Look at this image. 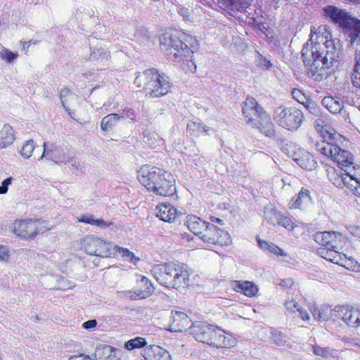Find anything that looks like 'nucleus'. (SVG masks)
Wrapping results in <instances>:
<instances>
[{
  "instance_id": "37998d69",
  "label": "nucleus",
  "mask_w": 360,
  "mask_h": 360,
  "mask_svg": "<svg viewBox=\"0 0 360 360\" xmlns=\"http://www.w3.org/2000/svg\"><path fill=\"white\" fill-rule=\"evenodd\" d=\"M303 105L314 116L318 117L321 114V108L319 105L311 99L307 100L305 103H303Z\"/></svg>"
},
{
  "instance_id": "f8f14e48",
  "label": "nucleus",
  "mask_w": 360,
  "mask_h": 360,
  "mask_svg": "<svg viewBox=\"0 0 360 360\" xmlns=\"http://www.w3.org/2000/svg\"><path fill=\"white\" fill-rule=\"evenodd\" d=\"M212 330H215V326L205 322L197 321L192 323L190 327V333L197 341L207 344L210 340Z\"/></svg>"
},
{
  "instance_id": "864d4df0",
  "label": "nucleus",
  "mask_w": 360,
  "mask_h": 360,
  "mask_svg": "<svg viewBox=\"0 0 360 360\" xmlns=\"http://www.w3.org/2000/svg\"><path fill=\"white\" fill-rule=\"evenodd\" d=\"M120 116H123V118H129L133 122H135L136 120V112L133 108L123 109L122 115H121Z\"/></svg>"
},
{
  "instance_id": "0e129e2a",
  "label": "nucleus",
  "mask_w": 360,
  "mask_h": 360,
  "mask_svg": "<svg viewBox=\"0 0 360 360\" xmlns=\"http://www.w3.org/2000/svg\"><path fill=\"white\" fill-rule=\"evenodd\" d=\"M68 360H91V359L89 358V356L82 354L79 355L72 356Z\"/></svg>"
},
{
  "instance_id": "2eb2a0df",
  "label": "nucleus",
  "mask_w": 360,
  "mask_h": 360,
  "mask_svg": "<svg viewBox=\"0 0 360 360\" xmlns=\"http://www.w3.org/2000/svg\"><path fill=\"white\" fill-rule=\"evenodd\" d=\"M171 318L173 321L169 330L174 332H182L186 330H190V327L192 325L191 320L185 313L172 311Z\"/></svg>"
},
{
  "instance_id": "473e14b6",
  "label": "nucleus",
  "mask_w": 360,
  "mask_h": 360,
  "mask_svg": "<svg viewBox=\"0 0 360 360\" xmlns=\"http://www.w3.org/2000/svg\"><path fill=\"white\" fill-rule=\"evenodd\" d=\"M295 160L303 169L312 170L316 167V162L310 153H307L302 157L297 158Z\"/></svg>"
},
{
  "instance_id": "9d476101",
  "label": "nucleus",
  "mask_w": 360,
  "mask_h": 360,
  "mask_svg": "<svg viewBox=\"0 0 360 360\" xmlns=\"http://www.w3.org/2000/svg\"><path fill=\"white\" fill-rule=\"evenodd\" d=\"M140 183L148 191H158L156 167L146 165L139 169L137 175Z\"/></svg>"
},
{
  "instance_id": "a19ab883",
  "label": "nucleus",
  "mask_w": 360,
  "mask_h": 360,
  "mask_svg": "<svg viewBox=\"0 0 360 360\" xmlns=\"http://www.w3.org/2000/svg\"><path fill=\"white\" fill-rule=\"evenodd\" d=\"M171 89V84L167 77L161 76L159 74V96L167 94Z\"/></svg>"
},
{
  "instance_id": "e2e57ef3",
  "label": "nucleus",
  "mask_w": 360,
  "mask_h": 360,
  "mask_svg": "<svg viewBox=\"0 0 360 360\" xmlns=\"http://www.w3.org/2000/svg\"><path fill=\"white\" fill-rule=\"evenodd\" d=\"M297 311L299 313V315L303 320H309V315L307 312L306 310H304L299 307V308H297Z\"/></svg>"
},
{
  "instance_id": "79ce46f5",
  "label": "nucleus",
  "mask_w": 360,
  "mask_h": 360,
  "mask_svg": "<svg viewBox=\"0 0 360 360\" xmlns=\"http://www.w3.org/2000/svg\"><path fill=\"white\" fill-rule=\"evenodd\" d=\"M34 148L35 146L33 140L27 141L24 143L20 150V155L25 158H29L32 156Z\"/></svg>"
},
{
  "instance_id": "338daca9",
  "label": "nucleus",
  "mask_w": 360,
  "mask_h": 360,
  "mask_svg": "<svg viewBox=\"0 0 360 360\" xmlns=\"http://www.w3.org/2000/svg\"><path fill=\"white\" fill-rule=\"evenodd\" d=\"M348 230L352 235L360 238V227L350 226Z\"/></svg>"
},
{
  "instance_id": "052dcab7",
  "label": "nucleus",
  "mask_w": 360,
  "mask_h": 360,
  "mask_svg": "<svg viewBox=\"0 0 360 360\" xmlns=\"http://www.w3.org/2000/svg\"><path fill=\"white\" fill-rule=\"evenodd\" d=\"M347 174L349 176V180L352 181L354 180L355 183H360V168H358V171H356L354 174H351L349 172H347Z\"/></svg>"
},
{
  "instance_id": "2f4dec72",
  "label": "nucleus",
  "mask_w": 360,
  "mask_h": 360,
  "mask_svg": "<svg viewBox=\"0 0 360 360\" xmlns=\"http://www.w3.org/2000/svg\"><path fill=\"white\" fill-rule=\"evenodd\" d=\"M257 243L259 247L264 250V251L269 252L276 255L285 256L286 254L283 252L282 249L278 248L273 243H268L265 240H262L261 239H257Z\"/></svg>"
},
{
  "instance_id": "bb28decb",
  "label": "nucleus",
  "mask_w": 360,
  "mask_h": 360,
  "mask_svg": "<svg viewBox=\"0 0 360 360\" xmlns=\"http://www.w3.org/2000/svg\"><path fill=\"white\" fill-rule=\"evenodd\" d=\"M15 140V134L13 127L9 124H4L0 131V148H5L11 145Z\"/></svg>"
},
{
  "instance_id": "6e6d98bb",
  "label": "nucleus",
  "mask_w": 360,
  "mask_h": 360,
  "mask_svg": "<svg viewBox=\"0 0 360 360\" xmlns=\"http://www.w3.org/2000/svg\"><path fill=\"white\" fill-rule=\"evenodd\" d=\"M285 306L286 309L290 311V312L297 311V308H299L300 307L298 302L292 299L291 300H286Z\"/></svg>"
},
{
  "instance_id": "6ab92c4d",
  "label": "nucleus",
  "mask_w": 360,
  "mask_h": 360,
  "mask_svg": "<svg viewBox=\"0 0 360 360\" xmlns=\"http://www.w3.org/2000/svg\"><path fill=\"white\" fill-rule=\"evenodd\" d=\"M252 128L257 129L262 134L269 138L276 137L275 127L273 122L270 120L267 113L264 116L261 117L257 121V125L252 127Z\"/></svg>"
},
{
  "instance_id": "39448f33",
  "label": "nucleus",
  "mask_w": 360,
  "mask_h": 360,
  "mask_svg": "<svg viewBox=\"0 0 360 360\" xmlns=\"http://www.w3.org/2000/svg\"><path fill=\"white\" fill-rule=\"evenodd\" d=\"M274 122L289 131L297 130L304 118L302 111L295 107L278 106L274 112Z\"/></svg>"
},
{
  "instance_id": "c03bdc74",
  "label": "nucleus",
  "mask_w": 360,
  "mask_h": 360,
  "mask_svg": "<svg viewBox=\"0 0 360 360\" xmlns=\"http://www.w3.org/2000/svg\"><path fill=\"white\" fill-rule=\"evenodd\" d=\"M103 353L108 354L103 360H120L117 356V350L115 347L110 345H105L102 348Z\"/></svg>"
},
{
  "instance_id": "13d9d810",
  "label": "nucleus",
  "mask_w": 360,
  "mask_h": 360,
  "mask_svg": "<svg viewBox=\"0 0 360 360\" xmlns=\"http://www.w3.org/2000/svg\"><path fill=\"white\" fill-rule=\"evenodd\" d=\"M159 299L163 301V306L165 307H169L172 303L170 296L165 292H159Z\"/></svg>"
},
{
  "instance_id": "58836bf2",
  "label": "nucleus",
  "mask_w": 360,
  "mask_h": 360,
  "mask_svg": "<svg viewBox=\"0 0 360 360\" xmlns=\"http://www.w3.org/2000/svg\"><path fill=\"white\" fill-rule=\"evenodd\" d=\"M356 63L354 66L353 72L352 73L351 79L352 84L360 89V56L356 58L355 56Z\"/></svg>"
},
{
  "instance_id": "774afa93",
  "label": "nucleus",
  "mask_w": 360,
  "mask_h": 360,
  "mask_svg": "<svg viewBox=\"0 0 360 360\" xmlns=\"http://www.w3.org/2000/svg\"><path fill=\"white\" fill-rule=\"evenodd\" d=\"M178 13L184 18H188L189 15V11L188 8L184 7H180L178 8Z\"/></svg>"
},
{
  "instance_id": "5701e85b",
  "label": "nucleus",
  "mask_w": 360,
  "mask_h": 360,
  "mask_svg": "<svg viewBox=\"0 0 360 360\" xmlns=\"http://www.w3.org/2000/svg\"><path fill=\"white\" fill-rule=\"evenodd\" d=\"M233 287L236 291L250 297L255 296L258 291L257 285L250 281H235Z\"/></svg>"
},
{
  "instance_id": "cd10ccee",
  "label": "nucleus",
  "mask_w": 360,
  "mask_h": 360,
  "mask_svg": "<svg viewBox=\"0 0 360 360\" xmlns=\"http://www.w3.org/2000/svg\"><path fill=\"white\" fill-rule=\"evenodd\" d=\"M112 255H115V253L118 252L120 256L124 259H127L129 262L133 264H137V263L140 261V258L135 256L134 252H131L129 249L125 248H122L118 245H115L112 248Z\"/></svg>"
},
{
  "instance_id": "4be33fe9",
  "label": "nucleus",
  "mask_w": 360,
  "mask_h": 360,
  "mask_svg": "<svg viewBox=\"0 0 360 360\" xmlns=\"http://www.w3.org/2000/svg\"><path fill=\"white\" fill-rule=\"evenodd\" d=\"M77 222L84 223L101 229H106L112 225V222L105 221L102 218H94V216L91 214L81 215L77 218Z\"/></svg>"
},
{
  "instance_id": "c9c22d12",
  "label": "nucleus",
  "mask_w": 360,
  "mask_h": 360,
  "mask_svg": "<svg viewBox=\"0 0 360 360\" xmlns=\"http://www.w3.org/2000/svg\"><path fill=\"white\" fill-rule=\"evenodd\" d=\"M281 213L271 207H266L264 211V219L269 223L276 225L279 220Z\"/></svg>"
},
{
  "instance_id": "4d7b16f0",
  "label": "nucleus",
  "mask_w": 360,
  "mask_h": 360,
  "mask_svg": "<svg viewBox=\"0 0 360 360\" xmlns=\"http://www.w3.org/2000/svg\"><path fill=\"white\" fill-rule=\"evenodd\" d=\"M12 180V177H8L2 181L1 186H0V194H5L7 193L8 186L11 184Z\"/></svg>"
},
{
  "instance_id": "393cba45",
  "label": "nucleus",
  "mask_w": 360,
  "mask_h": 360,
  "mask_svg": "<svg viewBox=\"0 0 360 360\" xmlns=\"http://www.w3.org/2000/svg\"><path fill=\"white\" fill-rule=\"evenodd\" d=\"M321 104L331 113H341L344 110V103L338 98L326 96L321 101Z\"/></svg>"
},
{
  "instance_id": "de8ad7c7",
  "label": "nucleus",
  "mask_w": 360,
  "mask_h": 360,
  "mask_svg": "<svg viewBox=\"0 0 360 360\" xmlns=\"http://www.w3.org/2000/svg\"><path fill=\"white\" fill-rule=\"evenodd\" d=\"M341 181L344 186H347L352 191L354 195L360 196V183H356V186H354L347 180L346 177H342Z\"/></svg>"
},
{
  "instance_id": "423d86ee",
  "label": "nucleus",
  "mask_w": 360,
  "mask_h": 360,
  "mask_svg": "<svg viewBox=\"0 0 360 360\" xmlns=\"http://www.w3.org/2000/svg\"><path fill=\"white\" fill-rule=\"evenodd\" d=\"M316 148L321 154L331 158L335 162L342 167H349L353 164L352 154L346 150L341 149L333 143L321 141L316 143Z\"/></svg>"
},
{
  "instance_id": "a211bd4d",
  "label": "nucleus",
  "mask_w": 360,
  "mask_h": 360,
  "mask_svg": "<svg viewBox=\"0 0 360 360\" xmlns=\"http://www.w3.org/2000/svg\"><path fill=\"white\" fill-rule=\"evenodd\" d=\"M144 77L146 82L144 84V89H152L149 94V97L154 98L157 96L156 87L158 86V73L155 72L154 68L146 70L142 75L136 77L135 82L139 83V81L141 80Z\"/></svg>"
},
{
  "instance_id": "dca6fc26",
  "label": "nucleus",
  "mask_w": 360,
  "mask_h": 360,
  "mask_svg": "<svg viewBox=\"0 0 360 360\" xmlns=\"http://www.w3.org/2000/svg\"><path fill=\"white\" fill-rule=\"evenodd\" d=\"M176 193L175 179L171 173L159 174V195L173 196Z\"/></svg>"
},
{
  "instance_id": "603ef678",
  "label": "nucleus",
  "mask_w": 360,
  "mask_h": 360,
  "mask_svg": "<svg viewBox=\"0 0 360 360\" xmlns=\"http://www.w3.org/2000/svg\"><path fill=\"white\" fill-rule=\"evenodd\" d=\"M292 95L293 98L302 105L303 103H305L307 100H308L305 95L299 89H293Z\"/></svg>"
},
{
  "instance_id": "09e8293b",
  "label": "nucleus",
  "mask_w": 360,
  "mask_h": 360,
  "mask_svg": "<svg viewBox=\"0 0 360 360\" xmlns=\"http://www.w3.org/2000/svg\"><path fill=\"white\" fill-rule=\"evenodd\" d=\"M277 224L282 226L287 229H292L294 228L292 220L290 218L283 216L282 214H281Z\"/></svg>"
},
{
  "instance_id": "f704fd0d",
  "label": "nucleus",
  "mask_w": 360,
  "mask_h": 360,
  "mask_svg": "<svg viewBox=\"0 0 360 360\" xmlns=\"http://www.w3.org/2000/svg\"><path fill=\"white\" fill-rule=\"evenodd\" d=\"M187 130L193 136H199L201 133L207 134L210 128L202 123L190 121L187 124Z\"/></svg>"
},
{
  "instance_id": "ddd939ff",
  "label": "nucleus",
  "mask_w": 360,
  "mask_h": 360,
  "mask_svg": "<svg viewBox=\"0 0 360 360\" xmlns=\"http://www.w3.org/2000/svg\"><path fill=\"white\" fill-rule=\"evenodd\" d=\"M236 344V339L231 335L226 333V332L215 326V330H212L210 340L207 345L217 347H231Z\"/></svg>"
},
{
  "instance_id": "e433bc0d",
  "label": "nucleus",
  "mask_w": 360,
  "mask_h": 360,
  "mask_svg": "<svg viewBox=\"0 0 360 360\" xmlns=\"http://www.w3.org/2000/svg\"><path fill=\"white\" fill-rule=\"evenodd\" d=\"M338 249H334L330 247V248H328V250H321L320 253L324 259L334 264H338L340 263V255L338 254Z\"/></svg>"
},
{
  "instance_id": "c756f323",
  "label": "nucleus",
  "mask_w": 360,
  "mask_h": 360,
  "mask_svg": "<svg viewBox=\"0 0 360 360\" xmlns=\"http://www.w3.org/2000/svg\"><path fill=\"white\" fill-rule=\"evenodd\" d=\"M343 10L337 6L328 5L323 8V15L334 24H336L340 18L339 15H342Z\"/></svg>"
},
{
  "instance_id": "f03ea898",
  "label": "nucleus",
  "mask_w": 360,
  "mask_h": 360,
  "mask_svg": "<svg viewBox=\"0 0 360 360\" xmlns=\"http://www.w3.org/2000/svg\"><path fill=\"white\" fill-rule=\"evenodd\" d=\"M160 50L169 60L186 72H195L194 50L198 48L195 37L176 30L167 29L159 36Z\"/></svg>"
},
{
  "instance_id": "7ed1b4c3",
  "label": "nucleus",
  "mask_w": 360,
  "mask_h": 360,
  "mask_svg": "<svg viewBox=\"0 0 360 360\" xmlns=\"http://www.w3.org/2000/svg\"><path fill=\"white\" fill-rule=\"evenodd\" d=\"M189 276L184 264L169 262L159 264V283L168 288L187 287Z\"/></svg>"
},
{
  "instance_id": "680f3d73",
  "label": "nucleus",
  "mask_w": 360,
  "mask_h": 360,
  "mask_svg": "<svg viewBox=\"0 0 360 360\" xmlns=\"http://www.w3.org/2000/svg\"><path fill=\"white\" fill-rule=\"evenodd\" d=\"M97 325V321L95 319L89 320L82 324V327L86 330H90L95 328Z\"/></svg>"
},
{
  "instance_id": "72a5a7b5",
  "label": "nucleus",
  "mask_w": 360,
  "mask_h": 360,
  "mask_svg": "<svg viewBox=\"0 0 360 360\" xmlns=\"http://www.w3.org/2000/svg\"><path fill=\"white\" fill-rule=\"evenodd\" d=\"M44 151L41 158H46L50 160H54L57 158L58 153L59 151V147L56 143H46V142L43 144Z\"/></svg>"
},
{
  "instance_id": "f3484780",
  "label": "nucleus",
  "mask_w": 360,
  "mask_h": 360,
  "mask_svg": "<svg viewBox=\"0 0 360 360\" xmlns=\"http://www.w3.org/2000/svg\"><path fill=\"white\" fill-rule=\"evenodd\" d=\"M346 39L350 46L356 49V58L360 56V20L356 18L350 29L345 32Z\"/></svg>"
},
{
  "instance_id": "a878e982",
  "label": "nucleus",
  "mask_w": 360,
  "mask_h": 360,
  "mask_svg": "<svg viewBox=\"0 0 360 360\" xmlns=\"http://www.w3.org/2000/svg\"><path fill=\"white\" fill-rule=\"evenodd\" d=\"M311 195L309 190L302 188L297 196L290 202V208H301L311 202Z\"/></svg>"
},
{
  "instance_id": "9b49d317",
  "label": "nucleus",
  "mask_w": 360,
  "mask_h": 360,
  "mask_svg": "<svg viewBox=\"0 0 360 360\" xmlns=\"http://www.w3.org/2000/svg\"><path fill=\"white\" fill-rule=\"evenodd\" d=\"M335 316L343 321L348 326L352 328L359 327L358 308H349L345 306H337L335 309Z\"/></svg>"
},
{
  "instance_id": "ea45409f",
  "label": "nucleus",
  "mask_w": 360,
  "mask_h": 360,
  "mask_svg": "<svg viewBox=\"0 0 360 360\" xmlns=\"http://www.w3.org/2000/svg\"><path fill=\"white\" fill-rule=\"evenodd\" d=\"M271 339L278 346L288 345V338L278 330H274L271 332Z\"/></svg>"
},
{
  "instance_id": "3c124183",
  "label": "nucleus",
  "mask_w": 360,
  "mask_h": 360,
  "mask_svg": "<svg viewBox=\"0 0 360 360\" xmlns=\"http://www.w3.org/2000/svg\"><path fill=\"white\" fill-rule=\"evenodd\" d=\"M313 352L316 355L321 356L322 357H327L330 354L328 347H321L318 345H314L313 347Z\"/></svg>"
},
{
  "instance_id": "c85d7f7f",
  "label": "nucleus",
  "mask_w": 360,
  "mask_h": 360,
  "mask_svg": "<svg viewBox=\"0 0 360 360\" xmlns=\"http://www.w3.org/2000/svg\"><path fill=\"white\" fill-rule=\"evenodd\" d=\"M339 19L335 25H338L340 28L343 30L344 34L345 32L350 29L352 24L356 20V18L354 17L350 13L343 10L342 15H339Z\"/></svg>"
},
{
  "instance_id": "0eeeda50",
  "label": "nucleus",
  "mask_w": 360,
  "mask_h": 360,
  "mask_svg": "<svg viewBox=\"0 0 360 360\" xmlns=\"http://www.w3.org/2000/svg\"><path fill=\"white\" fill-rule=\"evenodd\" d=\"M81 249L92 256L111 257L112 255L111 244L93 235L86 236L81 240Z\"/></svg>"
},
{
  "instance_id": "6e6552de",
  "label": "nucleus",
  "mask_w": 360,
  "mask_h": 360,
  "mask_svg": "<svg viewBox=\"0 0 360 360\" xmlns=\"http://www.w3.org/2000/svg\"><path fill=\"white\" fill-rule=\"evenodd\" d=\"M200 238L204 242L217 244L221 246H227L231 243V238L227 231L210 223L207 224Z\"/></svg>"
},
{
  "instance_id": "1a4fd4ad",
  "label": "nucleus",
  "mask_w": 360,
  "mask_h": 360,
  "mask_svg": "<svg viewBox=\"0 0 360 360\" xmlns=\"http://www.w3.org/2000/svg\"><path fill=\"white\" fill-rule=\"evenodd\" d=\"M265 113L266 111L254 98L248 97L243 102V114L246 123L250 127H255L257 121Z\"/></svg>"
},
{
  "instance_id": "4c0bfd02",
  "label": "nucleus",
  "mask_w": 360,
  "mask_h": 360,
  "mask_svg": "<svg viewBox=\"0 0 360 360\" xmlns=\"http://www.w3.org/2000/svg\"><path fill=\"white\" fill-rule=\"evenodd\" d=\"M147 342L144 338L136 337L134 339H131L124 343V347L128 350H132L134 349H140L146 345Z\"/></svg>"
},
{
  "instance_id": "aec40b11",
  "label": "nucleus",
  "mask_w": 360,
  "mask_h": 360,
  "mask_svg": "<svg viewBox=\"0 0 360 360\" xmlns=\"http://www.w3.org/2000/svg\"><path fill=\"white\" fill-rule=\"evenodd\" d=\"M176 215V210L169 202L159 200V219L171 223Z\"/></svg>"
},
{
  "instance_id": "7c9ffc66",
  "label": "nucleus",
  "mask_w": 360,
  "mask_h": 360,
  "mask_svg": "<svg viewBox=\"0 0 360 360\" xmlns=\"http://www.w3.org/2000/svg\"><path fill=\"white\" fill-rule=\"evenodd\" d=\"M123 116L117 113H111L105 116L101 122V128L103 131H107L116 124L118 120L122 119Z\"/></svg>"
},
{
  "instance_id": "a18cd8bd",
  "label": "nucleus",
  "mask_w": 360,
  "mask_h": 360,
  "mask_svg": "<svg viewBox=\"0 0 360 360\" xmlns=\"http://www.w3.org/2000/svg\"><path fill=\"white\" fill-rule=\"evenodd\" d=\"M312 315L315 319L321 321H325L328 320V315L324 311V309H319L317 307H316L313 309Z\"/></svg>"
},
{
  "instance_id": "69168bd1",
  "label": "nucleus",
  "mask_w": 360,
  "mask_h": 360,
  "mask_svg": "<svg viewBox=\"0 0 360 360\" xmlns=\"http://www.w3.org/2000/svg\"><path fill=\"white\" fill-rule=\"evenodd\" d=\"M259 65L261 66L265 67L266 69L270 68L272 65L271 63L269 60H266L262 56H261Z\"/></svg>"
},
{
  "instance_id": "bf43d9fd",
  "label": "nucleus",
  "mask_w": 360,
  "mask_h": 360,
  "mask_svg": "<svg viewBox=\"0 0 360 360\" xmlns=\"http://www.w3.org/2000/svg\"><path fill=\"white\" fill-rule=\"evenodd\" d=\"M159 360H172L171 354L160 347H159Z\"/></svg>"
},
{
  "instance_id": "5fc2aeb1",
  "label": "nucleus",
  "mask_w": 360,
  "mask_h": 360,
  "mask_svg": "<svg viewBox=\"0 0 360 360\" xmlns=\"http://www.w3.org/2000/svg\"><path fill=\"white\" fill-rule=\"evenodd\" d=\"M10 258V251L6 245H0V260L7 262Z\"/></svg>"
},
{
  "instance_id": "412c9836",
  "label": "nucleus",
  "mask_w": 360,
  "mask_h": 360,
  "mask_svg": "<svg viewBox=\"0 0 360 360\" xmlns=\"http://www.w3.org/2000/svg\"><path fill=\"white\" fill-rule=\"evenodd\" d=\"M252 0H226L224 2L226 8L230 12L235 13L237 11L248 13V16L251 13L250 10Z\"/></svg>"
},
{
  "instance_id": "8fccbe9b",
  "label": "nucleus",
  "mask_w": 360,
  "mask_h": 360,
  "mask_svg": "<svg viewBox=\"0 0 360 360\" xmlns=\"http://www.w3.org/2000/svg\"><path fill=\"white\" fill-rule=\"evenodd\" d=\"M1 57L8 63H11L18 57V54L13 53L8 49H4L1 53Z\"/></svg>"
},
{
  "instance_id": "4468645a",
  "label": "nucleus",
  "mask_w": 360,
  "mask_h": 360,
  "mask_svg": "<svg viewBox=\"0 0 360 360\" xmlns=\"http://www.w3.org/2000/svg\"><path fill=\"white\" fill-rule=\"evenodd\" d=\"M345 240L344 236L339 232L324 231L318 232L314 236V240L324 246L330 245L332 248L340 249L338 242Z\"/></svg>"
},
{
  "instance_id": "20e7f679",
  "label": "nucleus",
  "mask_w": 360,
  "mask_h": 360,
  "mask_svg": "<svg viewBox=\"0 0 360 360\" xmlns=\"http://www.w3.org/2000/svg\"><path fill=\"white\" fill-rule=\"evenodd\" d=\"M46 224L39 219H18L11 223L9 231L22 240L33 239L49 230Z\"/></svg>"
},
{
  "instance_id": "b1692460",
  "label": "nucleus",
  "mask_w": 360,
  "mask_h": 360,
  "mask_svg": "<svg viewBox=\"0 0 360 360\" xmlns=\"http://www.w3.org/2000/svg\"><path fill=\"white\" fill-rule=\"evenodd\" d=\"M207 224V222L204 221L199 217L193 215L188 216L186 220V226L188 229L200 238Z\"/></svg>"
},
{
  "instance_id": "f257e3e1",
  "label": "nucleus",
  "mask_w": 360,
  "mask_h": 360,
  "mask_svg": "<svg viewBox=\"0 0 360 360\" xmlns=\"http://www.w3.org/2000/svg\"><path fill=\"white\" fill-rule=\"evenodd\" d=\"M342 53L338 39L326 40L321 44L314 42L311 37L302 49L307 75L315 81H321L328 75V70L338 63Z\"/></svg>"
},
{
  "instance_id": "49530a36",
  "label": "nucleus",
  "mask_w": 360,
  "mask_h": 360,
  "mask_svg": "<svg viewBox=\"0 0 360 360\" xmlns=\"http://www.w3.org/2000/svg\"><path fill=\"white\" fill-rule=\"evenodd\" d=\"M143 356L146 360H155L156 354L155 350L153 349V345H146L143 349Z\"/></svg>"
}]
</instances>
